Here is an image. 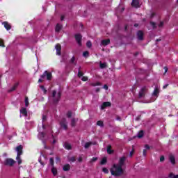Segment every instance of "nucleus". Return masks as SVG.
<instances>
[{
    "label": "nucleus",
    "instance_id": "79ce46f5",
    "mask_svg": "<svg viewBox=\"0 0 178 178\" xmlns=\"http://www.w3.org/2000/svg\"><path fill=\"white\" fill-rule=\"evenodd\" d=\"M102 172H104V173H109V170L106 168H103Z\"/></svg>",
    "mask_w": 178,
    "mask_h": 178
},
{
    "label": "nucleus",
    "instance_id": "4be33fe9",
    "mask_svg": "<svg viewBox=\"0 0 178 178\" xmlns=\"http://www.w3.org/2000/svg\"><path fill=\"white\" fill-rule=\"evenodd\" d=\"M99 66H100V69H105L108 67L106 63H102V61L99 62Z\"/></svg>",
    "mask_w": 178,
    "mask_h": 178
},
{
    "label": "nucleus",
    "instance_id": "f8f14e48",
    "mask_svg": "<svg viewBox=\"0 0 178 178\" xmlns=\"http://www.w3.org/2000/svg\"><path fill=\"white\" fill-rule=\"evenodd\" d=\"M56 49V54L57 55H61V51H62V46H60V44H57L55 47Z\"/></svg>",
    "mask_w": 178,
    "mask_h": 178
},
{
    "label": "nucleus",
    "instance_id": "4d7b16f0",
    "mask_svg": "<svg viewBox=\"0 0 178 178\" xmlns=\"http://www.w3.org/2000/svg\"><path fill=\"white\" fill-rule=\"evenodd\" d=\"M165 69V73L168 72V70H169V68H168V67H164Z\"/></svg>",
    "mask_w": 178,
    "mask_h": 178
},
{
    "label": "nucleus",
    "instance_id": "473e14b6",
    "mask_svg": "<svg viewBox=\"0 0 178 178\" xmlns=\"http://www.w3.org/2000/svg\"><path fill=\"white\" fill-rule=\"evenodd\" d=\"M30 105V103H29V97H25V106H29Z\"/></svg>",
    "mask_w": 178,
    "mask_h": 178
},
{
    "label": "nucleus",
    "instance_id": "864d4df0",
    "mask_svg": "<svg viewBox=\"0 0 178 178\" xmlns=\"http://www.w3.org/2000/svg\"><path fill=\"white\" fill-rule=\"evenodd\" d=\"M78 161L79 162H83V157L79 156V158L78 159Z\"/></svg>",
    "mask_w": 178,
    "mask_h": 178
},
{
    "label": "nucleus",
    "instance_id": "a19ab883",
    "mask_svg": "<svg viewBox=\"0 0 178 178\" xmlns=\"http://www.w3.org/2000/svg\"><path fill=\"white\" fill-rule=\"evenodd\" d=\"M70 162H76V156H72L70 159Z\"/></svg>",
    "mask_w": 178,
    "mask_h": 178
},
{
    "label": "nucleus",
    "instance_id": "c9c22d12",
    "mask_svg": "<svg viewBox=\"0 0 178 178\" xmlns=\"http://www.w3.org/2000/svg\"><path fill=\"white\" fill-rule=\"evenodd\" d=\"M86 46L88 47V48H91V47H92V43H91V41H88L86 42Z\"/></svg>",
    "mask_w": 178,
    "mask_h": 178
},
{
    "label": "nucleus",
    "instance_id": "393cba45",
    "mask_svg": "<svg viewBox=\"0 0 178 178\" xmlns=\"http://www.w3.org/2000/svg\"><path fill=\"white\" fill-rule=\"evenodd\" d=\"M51 173L54 176H56V175H58V170L54 166H53L51 168Z\"/></svg>",
    "mask_w": 178,
    "mask_h": 178
},
{
    "label": "nucleus",
    "instance_id": "58836bf2",
    "mask_svg": "<svg viewBox=\"0 0 178 178\" xmlns=\"http://www.w3.org/2000/svg\"><path fill=\"white\" fill-rule=\"evenodd\" d=\"M72 111H67V118H72Z\"/></svg>",
    "mask_w": 178,
    "mask_h": 178
},
{
    "label": "nucleus",
    "instance_id": "2eb2a0df",
    "mask_svg": "<svg viewBox=\"0 0 178 178\" xmlns=\"http://www.w3.org/2000/svg\"><path fill=\"white\" fill-rule=\"evenodd\" d=\"M17 87H19V82L15 83L14 86L10 90H8V92H12L15 91L16 88H17Z\"/></svg>",
    "mask_w": 178,
    "mask_h": 178
},
{
    "label": "nucleus",
    "instance_id": "4c0bfd02",
    "mask_svg": "<svg viewBox=\"0 0 178 178\" xmlns=\"http://www.w3.org/2000/svg\"><path fill=\"white\" fill-rule=\"evenodd\" d=\"M51 134H51V137L53 138L52 144H56V140H55V136H54V131H51Z\"/></svg>",
    "mask_w": 178,
    "mask_h": 178
},
{
    "label": "nucleus",
    "instance_id": "f3484780",
    "mask_svg": "<svg viewBox=\"0 0 178 178\" xmlns=\"http://www.w3.org/2000/svg\"><path fill=\"white\" fill-rule=\"evenodd\" d=\"M3 24L4 25V27L6 29V30H10L12 29V26L9 24L8 22H3Z\"/></svg>",
    "mask_w": 178,
    "mask_h": 178
},
{
    "label": "nucleus",
    "instance_id": "69168bd1",
    "mask_svg": "<svg viewBox=\"0 0 178 178\" xmlns=\"http://www.w3.org/2000/svg\"><path fill=\"white\" fill-rule=\"evenodd\" d=\"M104 88L105 90H108V86H107V85H104Z\"/></svg>",
    "mask_w": 178,
    "mask_h": 178
},
{
    "label": "nucleus",
    "instance_id": "dca6fc26",
    "mask_svg": "<svg viewBox=\"0 0 178 178\" xmlns=\"http://www.w3.org/2000/svg\"><path fill=\"white\" fill-rule=\"evenodd\" d=\"M169 160L172 165H176V159L175 158V156L170 154L169 156Z\"/></svg>",
    "mask_w": 178,
    "mask_h": 178
},
{
    "label": "nucleus",
    "instance_id": "e433bc0d",
    "mask_svg": "<svg viewBox=\"0 0 178 178\" xmlns=\"http://www.w3.org/2000/svg\"><path fill=\"white\" fill-rule=\"evenodd\" d=\"M150 24L153 29H156V24L154 22H150Z\"/></svg>",
    "mask_w": 178,
    "mask_h": 178
},
{
    "label": "nucleus",
    "instance_id": "39448f33",
    "mask_svg": "<svg viewBox=\"0 0 178 178\" xmlns=\"http://www.w3.org/2000/svg\"><path fill=\"white\" fill-rule=\"evenodd\" d=\"M41 79L44 80L45 77H47V80L51 81L52 80V73L48 72V71H45L42 75L40 76Z\"/></svg>",
    "mask_w": 178,
    "mask_h": 178
},
{
    "label": "nucleus",
    "instance_id": "0eeeda50",
    "mask_svg": "<svg viewBox=\"0 0 178 178\" xmlns=\"http://www.w3.org/2000/svg\"><path fill=\"white\" fill-rule=\"evenodd\" d=\"M137 38L139 41H144V31L141 30L138 31Z\"/></svg>",
    "mask_w": 178,
    "mask_h": 178
},
{
    "label": "nucleus",
    "instance_id": "f257e3e1",
    "mask_svg": "<svg viewBox=\"0 0 178 178\" xmlns=\"http://www.w3.org/2000/svg\"><path fill=\"white\" fill-rule=\"evenodd\" d=\"M126 156H123L122 157L120 158L118 164H113V168L110 170L112 176L119 177L122 176V175L124 173L123 166L126 162Z\"/></svg>",
    "mask_w": 178,
    "mask_h": 178
},
{
    "label": "nucleus",
    "instance_id": "f03ea898",
    "mask_svg": "<svg viewBox=\"0 0 178 178\" xmlns=\"http://www.w3.org/2000/svg\"><path fill=\"white\" fill-rule=\"evenodd\" d=\"M62 97V92L59 91L56 96V90L52 91L53 104H58L60 101V97Z\"/></svg>",
    "mask_w": 178,
    "mask_h": 178
},
{
    "label": "nucleus",
    "instance_id": "aec40b11",
    "mask_svg": "<svg viewBox=\"0 0 178 178\" xmlns=\"http://www.w3.org/2000/svg\"><path fill=\"white\" fill-rule=\"evenodd\" d=\"M70 63H71V65H74V66H76V65H77V60H76L75 56L72 57V58L70 60Z\"/></svg>",
    "mask_w": 178,
    "mask_h": 178
},
{
    "label": "nucleus",
    "instance_id": "6e6552de",
    "mask_svg": "<svg viewBox=\"0 0 178 178\" xmlns=\"http://www.w3.org/2000/svg\"><path fill=\"white\" fill-rule=\"evenodd\" d=\"M66 118H63L60 122V126L62 129H64V130H67V124H66Z\"/></svg>",
    "mask_w": 178,
    "mask_h": 178
},
{
    "label": "nucleus",
    "instance_id": "680f3d73",
    "mask_svg": "<svg viewBox=\"0 0 178 178\" xmlns=\"http://www.w3.org/2000/svg\"><path fill=\"white\" fill-rule=\"evenodd\" d=\"M40 88L42 90H44V91H47V90H45V87H44V86H42V85L40 86Z\"/></svg>",
    "mask_w": 178,
    "mask_h": 178
},
{
    "label": "nucleus",
    "instance_id": "7c9ffc66",
    "mask_svg": "<svg viewBox=\"0 0 178 178\" xmlns=\"http://www.w3.org/2000/svg\"><path fill=\"white\" fill-rule=\"evenodd\" d=\"M168 177H170V178H178V175H175V174H173V172H170L168 175Z\"/></svg>",
    "mask_w": 178,
    "mask_h": 178
},
{
    "label": "nucleus",
    "instance_id": "8fccbe9b",
    "mask_svg": "<svg viewBox=\"0 0 178 178\" xmlns=\"http://www.w3.org/2000/svg\"><path fill=\"white\" fill-rule=\"evenodd\" d=\"M159 27H163V22H160V24H159Z\"/></svg>",
    "mask_w": 178,
    "mask_h": 178
},
{
    "label": "nucleus",
    "instance_id": "b1692460",
    "mask_svg": "<svg viewBox=\"0 0 178 178\" xmlns=\"http://www.w3.org/2000/svg\"><path fill=\"white\" fill-rule=\"evenodd\" d=\"M64 172H69L70 170V165L66 164L63 168Z\"/></svg>",
    "mask_w": 178,
    "mask_h": 178
},
{
    "label": "nucleus",
    "instance_id": "412c9836",
    "mask_svg": "<svg viewBox=\"0 0 178 178\" xmlns=\"http://www.w3.org/2000/svg\"><path fill=\"white\" fill-rule=\"evenodd\" d=\"M60 30H62V25L57 24L56 26L55 31L56 33H59V31H60Z\"/></svg>",
    "mask_w": 178,
    "mask_h": 178
},
{
    "label": "nucleus",
    "instance_id": "423d86ee",
    "mask_svg": "<svg viewBox=\"0 0 178 178\" xmlns=\"http://www.w3.org/2000/svg\"><path fill=\"white\" fill-rule=\"evenodd\" d=\"M74 37H75V40H76L78 45L79 47H81V45H83L81 43V40L83 38V35H81V34H80V33H78V34H75Z\"/></svg>",
    "mask_w": 178,
    "mask_h": 178
},
{
    "label": "nucleus",
    "instance_id": "e2e57ef3",
    "mask_svg": "<svg viewBox=\"0 0 178 178\" xmlns=\"http://www.w3.org/2000/svg\"><path fill=\"white\" fill-rule=\"evenodd\" d=\"M127 27H128L127 24H125L124 25V31H127Z\"/></svg>",
    "mask_w": 178,
    "mask_h": 178
},
{
    "label": "nucleus",
    "instance_id": "37998d69",
    "mask_svg": "<svg viewBox=\"0 0 178 178\" xmlns=\"http://www.w3.org/2000/svg\"><path fill=\"white\" fill-rule=\"evenodd\" d=\"M0 47H5V43H3V40L0 39Z\"/></svg>",
    "mask_w": 178,
    "mask_h": 178
},
{
    "label": "nucleus",
    "instance_id": "1a4fd4ad",
    "mask_svg": "<svg viewBox=\"0 0 178 178\" xmlns=\"http://www.w3.org/2000/svg\"><path fill=\"white\" fill-rule=\"evenodd\" d=\"M15 151L17 152V155H22L23 154V145H19L15 148Z\"/></svg>",
    "mask_w": 178,
    "mask_h": 178
},
{
    "label": "nucleus",
    "instance_id": "2f4dec72",
    "mask_svg": "<svg viewBox=\"0 0 178 178\" xmlns=\"http://www.w3.org/2000/svg\"><path fill=\"white\" fill-rule=\"evenodd\" d=\"M97 126H100V127H104V122L99 120L97 122Z\"/></svg>",
    "mask_w": 178,
    "mask_h": 178
},
{
    "label": "nucleus",
    "instance_id": "c756f323",
    "mask_svg": "<svg viewBox=\"0 0 178 178\" xmlns=\"http://www.w3.org/2000/svg\"><path fill=\"white\" fill-rule=\"evenodd\" d=\"M22 154H17V158H16V159H17V162H18V165H20V163H22V159H20V156H21Z\"/></svg>",
    "mask_w": 178,
    "mask_h": 178
},
{
    "label": "nucleus",
    "instance_id": "72a5a7b5",
    "mask_svg": "<svg viewBox=\"0 0 178 178\" xmlns=\"http://www.w3.org/2000/svg\"><path fill=\"white\" fill-rule=\"evenodd\" d=\"M89 55H90V53L88 52V51H83V56L85 58H88V56H89Z\"/></svg>",
    "mask_w": 178,
    "mask_h": 178
},
{
    "label": "nucleus",
    "instance_id": "bf43d9fd",
    "mask_svg": "<svg viewBox=\"0 0 178 178\" xmlns=\"http://www.w3.org/2000/svg\"><path fill=\"white\" fill-rule=\"evenodd\" d=\"M116 119L117 120H122V118L119 115L116 116Z\"/></svg>",
    "mask_w": 178,
    "mask_h": 178
},
{
    "label": "nucleus",
    "instance_id": "c03bdc74",
    "mask_svg": "<svg viewBox=\"0 0 178 178\" xmlns=\"http://www.w3.org/2000/svg\"><path fill=\"white\" fill-rule=\"evenodd\" d=\"M92 86L93 87H95V86H101V83L97 82V83H92Z\"/></svg>",
    "mask_w": 178,
    "mask_h": 178
},
{
    "label": "nucleus",
    "instance_id": "0e129e2a",
    "mask_svg": "<svg viewBox=\"0 0 178 178\" xmlns=\"http://www.w3.org/2000/svg\"><path fill=\"white\" fill-rule=\"evenodd\" d=\"M60 20H61V22H63V20H65V16L64 15L61 16Z\"/></svg>",
    "mask_w": 178,
    "mask_h": 178
},
{
    "label": "nucleus",
    "instance_id": "f704fd0d",
    "mask_svg": "<svg viewBox=\"0 0 178 178\" xmlns=\"http://www.w3.org/2000/svg\"><path fill=\"white\" fill-rule=\"evenodd\" d=\"M49 162H50L51 166V167H54V157H51V158H50Z\"/></svg>",
    "mask_w": 178,
    "mask_h": 178
},
{
    "label": "nucleus",
    "instance_id": "9b49d317",
    "mask_svg": "<svg viewBox=\"0 0 178 178\" xmlns=\"http://www.w3.org/2000/svg\"><path fill=\"white\" fill-rule=\"evenodd\" d=\"M108 106H112V103L110 102H105L101 106V109H105V108H108Z\"/></svg>",
    "mask_w": 178,
    "mask_h": 178
},
{
    "label": "nucleus",
    "instance_id": "20e7f679",
    "mask_svg": "<svg viewBox=\"0 0 178 178\" xmlns=\"http://www.w3.org/2000/svg\"><path fill=\"white\" fill-rule=\"evenodd\" d=\"M15 163L16 161L12 159H6L4 161L5 166H10V168H12Z\"/></svg>",
    "mask_w": 178,
    "mask_h": 178
},
{
    "label": "nucleus",
    "instance_id": "9d476101",
    "mask_svg": "<svg viewBox=\"0 0 178 178\" xmlns=\"http://www.w3.org/2000/svg\"><path fill=\"white\" fill-rule=\"evenodd\" d=\"M131 6L133 8H140L141 6L140 5V1L138 0H132Z\"/></svg>",
    "mask_w": 178,
    "mask_h": 178
},
{
    "label": "nucleus",
    "instance_id": "603ef678",
    "mask_svg": "<svg viewBox=\"0 0 178 178\" xmlns=\"http://www.w3.org/2000/svg\"><path fill=\"white\" fill-rule=\"evenodd\" d=\"M155 13H152L150 15V19H153V17L155 16Z\"/></svg>",
    "mask_w": 178,
    "mask_h": 178
},
{
    "label": "nucleus",
    "instance_id": "774afa93",
    "mask_svg": "<svg viewBox=\"0 0 178 178\" xmlns=\"http://www.w3.org/2000/svg\"><path fill=\"white\" fill-rule=\"evenodd\" d=\"M169 86V84H165V86H163V88H166L168 86Z\"/></svg>",
    "mask_w": 178,
    "mask_h": 178
},
{
    "label": "nucleus",
    "instance_id": "a18cd8bd",
    "mask_svg": "<svg viewBox=\"0 0 178 178\" xmlns=\"http://www.w3.org/2000/svg\"><path fill=\"white\" fill-rule=\"evenodd\" d=\"M98 161V157H93V158L91 159L90 162H95V161Z\"/></svg>",
    "mask_w": 178,
    "mask_h": 178
},
{
    "label": "nucleus",
    "instance_id": "c85d7f7f",
    "mask_svg": "<svg viewBox=\"0 0 178 178\" xmlns=\"http://www.w3.org/2000/svg\"><path fill=\"white\" fill-rule=\"evenodd\" d=\"M71 126H72V127H75V126H76V119L72 118L71 120Z\"/></svg>",
    "mask_w": 178,
    "mask_h": 178
},
{
    "label": "nucleus",
    "instance_id": "3c124183",
    "mask_svg": "<svg viewBox=\"0 0 178 178\" xmlns=\"http://www.w3.org/2000/svg\"><path fill=\"white\" fill-rule=\"evenodd\" d=\"M47 120V115H42V122H45Z\"/></svg>",
    "mask_w": 178,
    "mask_h": 178
},
{
    "label": "nucleus",
    "instance_id": "5701e85b",
    "mask_svg": "<svg viewBox=\"0 0 178 178\" xmlns=\"http://www.w3.org/2000/svg\"><path fill=\"white\" fill-rule=\"evenodd\" d=\"M64 147L66 149H72V145L67 142L64 143Z\"/></svg>",
    "mask_w": 178,
    "mask_h": 178
},
{
    "label": "nucleus",
    "instance_id": "a878e982",
    "mask_svg": "<svg viewBox=\"0 0 178 178\" xmlns=\"http://www.w3.org/2000/svg\"><path fill=\"white\" fill-rule=\"evenodd\" d=\"M138 138H143L144 137V131L141 130L137 135Z\"/></svg>",
    "mask_w": 178,
    "mask_h": 178
},
{
    "label": "nucleus",
    "instance_id": "a211bd4d",
    "mask_svg": "<svg viewBox=\"0 0 178 178\" xmlns=\"http://www.w3.org/2000/svg\"><path fill=\"white\" fill-rule=\"evenodd\" d=\"M114 151L113 149H112V145H108L107 147V154H108L109 155L113 154Z\"/></svg>",
    "mask_w": 178,
    "mask_h": 178
},
{
    "label": "nucleus",
    "instance_id": "de8ad7c7",
    "mask_svg": "<svg viewBox=\"0 0 178 178\" xmlns=\"http://www.w3.org/2000/svg\"><path fill=\"white\" fill-rule=\"evenodd\" d=\"M163 161H165V156H161L160 162H163Z\"/></svg>",
    "mask_w": 178,
    "mask_h": 178
},
{
    "label": "nucleus",
    "instance_id": "09e8293b",
    "mask_svg": "<svg viewBox=\"0 0 178 178\" xmlns=\"http://www.w3.org/2000/svg\"><path fill=\"white\" fill-rule=\"evenodd\" d=\"M40 134L42 138H44L45 137V133L44 132H40Z\"/></svg>",
    "mask_w": 178,
    "mask_h": 178
},
{
    "label": "nucleus",
    "instance_id": "cd10ccee",
    "mask_svg": "<svg viewBox=\"0 0 178 178\" xmlns=\"http://www.w3.org/2000/svg\"><path fill=\"white\" fill-rule=\"evenodd\" d=\"M91 145H92V142H87L86 143H85L84 147L86 149H88V148H90Z\"/></svg>",
    "mask_w": 178,
    "mask_h": 178
},
{
    "label": "nucleus",
    "instance_id": "13d9d810",
    "mask_svg": "<svg viewBox=\"0 0 178 178\" xmlns=\"http://www.w3.org/2000/svg\"><path fill=\"white\" fill-rule=\"evenodd\" d=\"M140 54L138 51L134 53V56H137Z\"/></svg>",
    "mask_w": 178,
    "mask_h": 178
},
{
    "label": "nucleus",
    "instance_id": "6ab92c4d",
    "mask_svg": "<svg viewBox=\"0 0 178 178\" xmlns=\"http://www.w3.org/2000/svg\"><path fill=\"white\" fill-rule=\"evenodd\" d=\"M20 113H22V115H23L24 116L27 117V108H22L20 109Z\"/></svg>",
    "mask_w": 178,
    "mask_h": 178
},
{
    "label": "nucleus",
    "instance_id": "338daca9",
    "mask_svg": "<svg viewBox=\"0 0 178 178\" xmlns=\"http://www.w3.org/2000/svg\"><path fill=\"white\" fill-rule=\"evenodd\" d=\"M140 118H141V115L138 116V117L136 118V120H140Z\"/></svg>",
    "mask_w": 178,
    "mask_h": 178
},
{
    "label": "nucleus",
    "instance_id": "5fc2aeb1",
    "mask_svg": "<svg viewBox=\"0 0 178 178\" xmlns=\"http://www.w3.org/2000/svg\"><path fill=\"white\" fill-rule=\"evenodd\" d=\"M143 155L144 156H147V149L143 150Z\"/></svg>",
    "mask_w": 178,
    "mask_h": 178
},
{
    "label": "nucleus",
    "instance_id": "6e6d98bb",
    "mask_svg": "<svg viewBox=\"0 0 178 178\" xmlns=\"http://www.w3.org/2000/svg\"><path fill=\"white\" fill-rule=\"evenodd\" d=\"M145 148H146V149H149V145H145Z\"/></svg>",
    "mask_w": 178,
    "mask_h": 178
},
{
    "label": "nucleus",
    "instance_id": "4468645a",
    "mask_svg": "<svg viewBox=\"0 0 178 178\" xmlns=\"http://www.w3.org/2000/svg\"><path fill=\"white\" fill-rule=\"evenodd\" d=\"M159 94V88H158V86H156L152 93V96L156 97L157 98Z\"/></svg>",
    "mask_w": 178,
    "mask_h": 178
},
{
    "label": "nucleus",
    "instance_id": "ddd939ff",
    "mask_svg": "<svg viewBox=\"0 0 178 178\" xmlns=\"http://www.w3.org/2000/svg\"><path fill=\"white\" fill-rule=\"evenodd\" d=\"M101 44L104 47H106V45H109V44H111V40L110 39L103 40H102Z\"/></svg>",
    "mask_w": 178,
    "mask_h": 178
},
{
    "label": "nucleus",
    "instance_id": "49530a36",
    "mask_svg": "<svg viewBox=\"0 0 178 178\" xmlns=\"http://www.w3.org/2000/svg\"><path fill=\"white\" fill-rule=\"evenodd\" d=\"M82 81H87L88 80V77L83 76L81 79Z\"/></svg>",
    "mask_w": 178,
    "mask_h": 178
},
{
    "label": "nucleus",
    "instance_id": "ea45409f",
    "mask_svg": "<svg viewBox=\"0 0 178 178\" xmlns=\"http://www.w3.org/2000/svg\"><path fill=\"white\" fill-rule=\"evenodd\" d=\"M83 74H84V73H83V72H81V71L78 72V77H79V78L83 77Z\"/></svg>",
    "mask_w": 178,
    "mask_h": 178
},
{
    "label": "nucleus",
    "instance_id": "052dcab7",
    "mask_svg": "<svg viewBox=\"0 0 178 178\" xmlns=\"http://www.w3.org/2000/svg\"><path fill=\"white\" fill-rule=\"evenodd\" d=\"M43 81H44V79L42 78L38 80V83H42Z\"/></svg>",
    "mask_w": 178,
    "mask_h": 178
},
{
    "label": "nucleus",
    "instance_id": "7ed1b4c3",
    "mask_svg": "<svg viewBox=\"0 0 178 178\" xmlns=\"http://www.w3.org/2000/svg\"><path fill=\"white\" fill-rule=\"evenodd\" d=\"M147 92H148V88H147V86H143L139 91L138 98H145Z\"/></svg>",
    "mask_w": 178,
    "mask_h": 178
},
{
    "label": "nucleus",
    "instance_id": "bb28decb",
    "mask_svg": "<svg viewBox=\"0 0 178 178\" xmlns=\"http://www.w3.org/2000/svg\"><path fill=\"white\" fill-rule=\"evenodd\" d=\"M107 162L108 159H106V157H104L100 162V165H105V163H106Z\"/></svg>",
    "mask_w": 178,
    "mask_h": 178
}]
</instances>
